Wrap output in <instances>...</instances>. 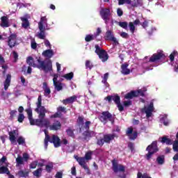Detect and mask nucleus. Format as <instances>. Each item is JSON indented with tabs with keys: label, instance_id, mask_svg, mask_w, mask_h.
Here are the masks:
<instances>
[{
	"label": "nucleus",
	"instance_id": "1",
	"mask_svg": "<svg viewBox=\"0 0 178 178\" xmlns=\"http://www.w3.org/2000/svg\"><path fill=\"white\" fill-rule=\"evenodd\" d=\"M28 115V119L31 126H38V127H45L46 129H50L54 131H58L62 129V124L59 120H54V123L51 125V121L49 119L43 118L42 119H34L33 118V109L31 107H29L25 110Z\"/></svg>",
	"mask_w": 178,
	"mask_h": 178
},
{
	"label": "nucleus",
	"instance_id": "2",
	"mask_svg": "<svg viewBox=\"0 0 178 178\" xmlns=\"http://www.w3.org/2000/svg\"><path fill=\"white\" fill-rule=\"evenodd\" d=\"M38 64L35 63L34 58L32 56H29L26 58V63L29 66H33V67H37L43 70L44 73H48L52 70V61L51 60H47L46 62L41 60V58L37 60Z\"/></svg>",
	"mask_w": 178,
	"mask_h": 178
},
{
	"label": "nucleus",
	"instance_id": "3",
	"mask_svg": "<svg viewBox=\"0 0 178 178\" xmlns=\"http://www.w3.org/2000/svg\"><path fill=\"white\" fill-rule=\"evenodd\" d=\"M146 151H147V153L145 155V158L147 161H151L152 155H154V154H156V152L159 151V148L158 147V141H153L151 145H149L147 147Z\"/></svg>",
	"mask_w": 178,
	"mask_h": 178
},
{
	"label": "nucleus",
	"instance_id": "4",
	"mask_svg": "<svg viewBox=\"0 0 178 178\" xmlns=\"http://www.w3.org/2000/svg\"><path fill=\"white\" fill-rule=\"evenodd\" d=\"M45 138H44V147L45 148H48V143H53L55 148H59L60 147V138L58 137L56 135H52V139L51 140V136L47 134V131H44Z\"/></svg>",
	"mask_w": 178,
	"mask_h": 178
},
{
	"label": "nucleus",
	"instance_id": "5",
	"mask_svg": "<svg viewBox=\"0 0 178 178\" xmlns=\"http://www.w3.org/2000/svg\"><path fill=\"white\" fill-rule=\"evenodd\" d=\"M104 99L105 101H108L109 104L113 101L114 104L117 105L120 112H123V111H124V107L122 105V103H120V96H119V95L115 94L114 95H108Z\"/></svg>",
	"mask_w": 178,
	"mask_h": 178
},
{
	"label": "nucleus",
	"instance_id": "6",
	"mask_svg": "<svg viewBox=\"0 0 178 178\" xmlns=\"http://www.w3.org/2000/svg\"><path fill=\"white\" fill-rule=\"evenodd\" d=\"M37 108L35 109V111H36L38 113V119H42L45 118V114L47 113V109L44 106H42V97H41V95H40L38 98V102L36 103Z\"/></svg>",
	"mask_w": 178,
	"mask_h": 178
},
{
	"label": "nucleus",
	"instance_id": "7",
	"mask_svg": "<svg viewBox=\"0 0 178 178\" xmlns=\"http://www.w3.org/2000/svg\"><path fill=\"white\" fill-rule=\"evenodd\" d=\"M100 122L102 123H104V124H106L108 122H111V124H114L115 123V118H113V115H112L111 113H110L109 111H103L101 114V115L99 118Z\"/></svg>",
	"mask_w": 178,
	"mask_h": 178
},
{
	"label": "nucleus",
	"instance_id": "8",
	"mask_svg": "<svg viewBox=\"0 0 178 178\" xmlns=\"http://www.w3.org/2000/svg\"><path fill=\"white\" fill-rule=\"evenodd\" d=\"M147 90L139 89L138 90H131V92L127 93L124 98L125 99H133V98H137V97H145V92Z\"/></svg>",
	"mask_w": 178,
	"mask_h": 178
},
{
	"label": "nucleus",
	"instance_id": "9",
	"mask_svg": "<svg viewBox=\"0 0 178 178\" xmlns=\"http://www.w3.org/2000/svg\"><path fill=\"white\" fill-rule=\"evenodd\" d=\"M95 54H97V55H98L99 59L102 60V62H106V60L109 59V56L108 55V53L106 52V51L101 49L99 44H95Z\"/></svg>",
	"mask_w": 178,
	"mask_h": 178
},
{
	"label": "nucleus",
	"instance_id": "10",
	"mask_svg": "<svg viewBox=\"0 0 178 178\" xmlns=\"http://www.w3.org/2000/svg\"><path fill=\"white\" fill-rule=\"evenodd\" d=\"M99 15L104 21L105 24H108V22L111 20V9L109 8H101Z\"/></svg>",
	"mask_w": 178,
	"mask_h": 178
},
{
	"label": "nucleus",
	"instance_id": "11",
	"mask_svg": "<svg viewBox=\"0 0 178 178\" xmlns=\"http://www.w3.org/2000/svg\"><path fill=\"white\" fill-rule=\"evenodd\" d=\"M111 163L113 165L112 169H113L114 173H118V172H124V171L126 170L124 165H123L122 164H119L118 163V160H116L115 159L111 161Z\"/></svg>",
	"mask_w": 178,
	"mask_h": 178
},
{
	"label": "nucleus",
	"instance_id": "12",
	"mask_svg": "<svg viewBox=\"0 0 178 178\" xmlns=\"http://www.w3.org/2000/svg\"><path fill=\"white\" fill-rule=\"evenodd\" d=\"M161 59H165V54L163 51H160L154 54L149 59V62L154 63L155 62H159Z\"/></svg>",
	"mask_w": 178,
	"mask_h": 178
},
{
	"label": "nucleus",
	"instance_id": "13",
	"mask_svg": "<svg viewBox=\"0 0 178 178\" xmlns=\"http://www.w3.org/2000/svg\"><path fill=\"white\" fill-rule=\"evenodd\" d=\"M75 159L79 163L80 166L83 168V169H84L85 170H87L88 175H91V173L90 172V168H88V166L87 165V163H86V159H84V157H79V156H76Z\"/></svg>",
	"mask_w": 178,
	"mask_h": 178
},
{
	"label": "nucleus",
	"instance_id": "14",
	"mask_svg": "<svg viewBox=\"0 0 178 178\" xmlns=\"http://www.w3.org/2000/svg\"><path fill=\"white\" fill-rule=\"evenodd\" d=\"M17 44V35L16 33H12L8 37V45L10 48L16 47Z\"/></svg>",
	"mask_w": 178,
	"mask_h": 178
},
{
	"label": "nucleus",
	"instance_id": "15",
	"mask_svg": "<svg viewBox=\"0 0 178 178\" xmlns=\"http://www.w3.org/2000/svg\"><path fill=\"white\" fill-rule=\"evenodd\" d=\"M142 112L146 113V118H151L152 112H154V103L151 102L147 107L145 106L142 109Z\"/></svg>",
	"mask_w": 178,
	"mask_h": 178
},
{
	"label": "nucleus",
	"instance_id": "16",
	"mask_svg": "<svg viewBox=\"0 0 178 178\" xmlns=\"http://www.w3.org/2000/svg\"><path fill=\"white\" fill-rule=\"evenodd\" d=\"M82 136L83 137V140L88 142L91 140L92 137H95V136H97V133L94 131L87 130L82 134Z\"/></svg>",
	"mask_w": 178,
	"mask_h": 178
},
{
	"label": "nucleus",
	"instance_id": "17",
	"mask_svg": "<svg viewBox=\"0 0 178 178\" xmlns=\"http://www.w3.org/2000/svg\"><path fill=\"white\" fill-rule=\"evenodd\" d=\"M58 74H55L54 75L53 83L56 90H57L58 91H61V90H63V86H62L61 83L58 82Z\"/></svg>",
	"mask_w": 178,
	"mask_h": 178
},
{
	"label": "nucleus",
	"instance_id": "18",
	"mask_svg": "<svg viewBox=\"0 0 178 178\" xmlns=\"http://www.w3.org/2000/svg\"><path fill=\"white\" fill-rule=\"evenodd\" d=\"M9 135V140L12 144H17L16 143V135L19 136L17 131L13 130L8 132Z\"/></svg>",
	"mask_w": 178,
	"mask_h": 178
},
{
	"label": "nucleus",
	"instance_id": "19",
	"mask_svg": "<svg viewBox=\"0 0 178 178\" xmlns=\"http://www.w3.org/2000/svg\"><path fill=\"white\" fill-rule=\"evenodd\" d=\"M115 137H116V134H105L103 136L104 143H106L107 144H111V142L113 141V140H115Z\"/></svg>",
	"mask_w": 178,
	"mask_h": 178
},
{
	"label": "nucleus",
	"instance_id": "20",
	"mask_svg": "<svg viewBox=\"0 0 178 178\" xmlns=\"http://www.w3.org/2000/svg\"><path fill=\"white\" fill-rule=\"evenodd\" d=\"M76 99H77V96L73 95L65 99H63L62 102L63 105H67L68 104H73V102H75Z\"/></svg>",
	"mask_w": 178,
	"mask_h": 178
},
{
	"label": "nucleus",
	"instance_id": "21",
	"mask_svg": "<svg viewBox=\"0 0 178 178\" xmlns=\"http://www.w3.org/2000/svg\"><path fill=\"white\" fill-rule=\"evenodd\" d=\"M127 67H129V64L127 63H124L121 65V72L122 74H130V69Z\"/></svg>",
	"mask_w": 178,
	"mask_h": 178
},
{
	"label": "nucleus",
	"instance_id": "22",
	"mask_svg": "<svg viewBox=\"0 0 178 178\" xmlns=\"http://www.w3.org/2000/svg\"><path fill=\"white\" fill-rule=\"evenodd\" d=\"M12 80V75L10 74H8L6 75V79L4 81V90L6 91L8 88H9V86H10V81Z\"/></svg>",
	"mask_w": 178,
	"mask_h": 178
},
{
	"label": "nucleus",
	"instance_id": "23",
	"mask_svg": "<svg viewBox=\"0 0 178 178\" xmlns=\"http://www.w3.org/2000/svg\"><path fill=\"white\" fill-rule=\"evenodd\" d=\"M131 6L132 8H138V6H143V0H130Z\"/></svg>",
	"mask_w": 178,
	"mask_h": 178
},
{
	"label": "nucleus",
	"instance_id": "24",
	"mask_svg": "<svg viewBox=\"0 0 178 178\" xmlns=\"http://www.w3.org/2000/svg\"><path fill=\"white\" fill-rule=\"evenodd\" d=\"M38 29L40 30V33L38 35V38L40 40H45V27L40 26H38Z\"/></svg>",
	"mask_w": 178,
	"mask_h": 178
},
{
	"label": "nucleus",
	"instance_id": "25",
	"mask_svg": "<svg viewBox=\"0 0 178 178\" xmlns=\"http://www.w3.org/2000/svg\"><path fill=\"white\" fill-rule=\"evenodd\" d=\"M65 131L68 137H71V138H76V135L74 134V129L69 127Z\"/></svg>",
	"mask_w": 178,
	"mask_h": 178
},
{
	"label": "nucleus",
	"instance_id": "26",
	"mask_svg": "<svg viewBox=\"0 0 178 178\" xmlns=\"http://www.w3.org/2000/svg\"><path fill=\"white\" fill-rule=\"evenodd\" d=\"M1 27H9V19H8V17L3 16L1 17Z\"/></svg>",
	"mask_w": 178,
	"mask_h": 178
},
{
	"label": "nucleus",
	"instance_id": "27",
	"mask_svg": "<svg viewBox=\"0 0 178 178\" xmlns=\"http://www.w3.org/2000/svg\"><path fill=\"white\" fill-rule=\"evenodd\" d=\"M43 90L44 91V95L48 97L51 94V89L48 87V83L47 82H43Z\"/></svg>",
	"mask_w": 178,
	"mask_h": 178
},
{
	"label": "nucleus",
	"instance_id": "28",
	"mask_svg": "<svg viewBox=\"0 0 178 178\" xmlns=\"http://www.w3.org/2000/svg\"><path fill=\"white\" fill-rule=\"evenodd\" d=\"M76 123H77L80 130H81V129H83V126H84V116L79 115L78 117V119L76 120Z\"/></svg>",
	"mask_w": 178,
	"mask_h": 178
},
{
	"label": "nucleus",
	"instance_id": "29",
	"mask_svg": "<svg viewBox=\"0 0 178 178\" xmlns=\"http://www.w3.org/2000/svg\"><path fill=\"white\" fill-rule=\"evenodd\" d=\"M161 143H162V144H166V145H172V144H173L172 139L168 138L166 136L161 138Z\"/></svg>",
	"mask_w": 178,
	"mask_h": 178
},
{
	"label": "nucleus",
	"instance_id": "30",
	"mask_svg": "<svg viewBox=\"0 0 178 178\" xmlns=\"http://www.w3.org/2000/svg\"><path fill=\"white\" fill-rule=\"evenodd\" d=\"M114 37L115 35H113V32L112 31L108 30L106 32L104 38L106 41H111Z\"/></svg>",
	"mask_w": 178,
	"mask_h": 178
},
{
	"label": "nucleus",
	"instance_id": "31",
	"mask_svg": "<svg viewBox=\"0 0 178 178\" xmlns=\"http://www.w3.org/2000/svg\"><path fill=\"white\" fill-rule=\"evenodd\" d=\"M42 56L45 58H52L54 56V51L52 49H47L42 52Z\"/></svg>",
	"mask_w": 178,
	"mask_h": 178
},
{
	"label": "nucleus",
	"instance_id": "32",
	"mask_svg": "<svg viewBox=\"0 0 178 178\" xmlns=\"http://www.w3.org/2000/svg\"><path fill=\"white\" fill-rule=\"evenodd\" d=\"M21 20L22 22V26L24 29H27V27L30 26V22H29V19H27L26 17H22Z\"/></svg>",
	"mask_w": 178,
	"mask_h": 178
},
{
	"label": "nucleus",
	"instance_id": "33",
	"mask_svg": "<svg viewBox=\"0 0 178 178\" xmlns=\"http://www.w3.org/2000/svg\"><path fill=\"white\" fill-rule=\"evenodd\" d=\"M10 175V171L8 167L1 166L0 167V175Z\"/></svg>",
	"mask_w": 178,
	"mask_h": 178
},
{
	"label": "nucleus",
	"instance_id": "34",
	"mask_svg": "<svg viewBox=\"0 0 178 178\" xmlns=\"http://www.w3.org/2000/svg\"><path fill=\"white\" fill-rule=\"evenodd\" d=\"M156 162L158 165H163V163H165V156H159L156 159Z\"/></svg>",
	"mask_w": 178,
	"mask_h": 178
},
{
	"label": "nucleus",
	"instance_id": "35",
	"mask_svg": "<svg viewBox=\"0 0 178 178\" xmlns=\"http://www.w3.org/2000/svg\"><path fill=\"white\" fill-rule=\"evenodd\" d=\"M42 173V168H38L36 170L33 172V176H35V177H40Z\"/></svg>",
	"mask_w": 178,
	"mask_h": 178
},
{
	"label": "nucleus",
	"instance_id": "36",
	"mask_svg": "<svg viewBox=\"0 0 178 178\" xmlns=\"http://www.w3.org/2000/svg\"><path fill=\"white\" fill-rule=\"evenodd\" d=\"M47 17H41L40 21L38 23V27H40V26H42V27H44V24H47Z\"/></svg>",
	"mask_w": 178,
	"mask_h": 178
},
{
	"label": "nucleus",
	"instance_id": "37",
	"mask_svg": "<svg viewBox=\"0 0 178 178\" xmlns=\"http://www.w3.org/2000/svg\"><path fill=\"white\" fill-rule=\"evenodd\" d=\"M86 69H89V70H91L92 67H94V65H92V63L90 60H86L85 63Z\"/></svg>",
	"mask_w": 178,
	"mask_h": 178
},
{
	"label": "nucleus",
	"instance_id": "38",
	"mask_svg": "<svg viewBox=\"0 0 178 178\" xmlns=\"http://www.w3.org/2000/svg\"><path fill=\"white\" fill-rule=\"evenodd\" d=\"M92 152L88 151L86 153L85 156L83 157L86 161H91L92 159Z\"/></svg>",
	"mask_w": 178,
	"mask_h": 178
},
{
	"label": "nucleus",
	"instance_id": "39",
	"mask_svg": "<svg viewBox=\"0 0 178 178\" xmlns=\"http://www.w3.org/2000/svg\"><path fill=\"white\" fill-rule=\"evenodd\" d=\"M63 77H64V79H66V80H72V79L74 77V74L73 72H70L63 75Z\"/></svg>",
	"mask_w": 178,
	"mask_h": 178
},
{
	"label": "nucleus",
	"instance_id": "40",
	"mask_svg": "<svg viewBox=\"0 0 178 178\" xmlns=\"http://www.w3.org/2000/svg\"><path fill=\"white\" fill-rule=\"evenodd\" d=\"M17 142L19 145H23L24 144H26V139L23 136H19L18 137Z\"/></svg>",
	"mask_w": 178,
	"mask_h": 178
},
{
	"label": "nucleus",
	"instance_id": "41",
	"mask_svg": "<svg viewBox=\"0 0 178 178\" xmlns=\"http://www.w3.org/2000/svg\"><path fill=\"white\" fill-rule=\"evenodd\" d=\"M17 175L19 177H27V176H29V172H26L23 170H19L18 171Z\"/></svg>",
	"mask_w": 178,
	"mask_h": 178
},
{
	"label": "nucleus",
	"instance_id": "42",
	"mask_svg": "<svg viewBox=\"0 0 178 178\" xmlns=\"http://www.w3.org/2000/svg\"><path fill=\"white\" fill-rule=\"evenodd\" d=\"M57 112H58L60 114L62 113V112L63 113H67V111H66V107H63L62 106H59L57 108Z\"/></svg>",
	"mask_w": 178,
	"mask_h": 178
},
{
	"label": "nucleus",
	"instance_id": "43",
	"mask_svg": "<svg viewBox=\"0 0 178 178\" xmlns=\"http://www.w3.org/2000/svg\"><path fill=\"white\" fill-rule=\"evenodd\" d=\"M17 165H23L24 162L23 161V157L22 156L18 155L17 158L16 159Z\"/></svg>",
	"mask_w": 178,
	"mask_h": 178
},
{
	"label": "nucleus",
	"instance_id": "44",
	"mask_svg": "<svg viewBox=\"0 0 178 178\" xmlns=\"http://www.w3.org/2000/svg\"><path fill=\"white\" fill-rule=\"evenodd\" d=\"M129 27L131 33L132 34H134V31H136V26H134V24L133 22H129Z\"/></svg>",
	"mask_w": 178,
	"mask_h": 178
},
{
	"label": "nucleus",
	"instance_id": "45",
	"mask_svg": "<svg viewBox=\"0 0 178 178\" xmlns=\"http://www.w3.org/2000/svg\"><path fill=\"white\" fill-rule=\"evenodd\" d=\"M138 136V133H137V131H134L132 132V134L129 135L130 140H136V138H137Z\"/></svg>",
	"mask_w": 178,
	"mask_h": 178
},
{
	"label": "nucleus",
	"instance_id": "46",
	"mask_svg": "<svg viewBox=\"0 0 178 178\" xmlns=\"http://www.w3.org/2000/svg\"><path fill=\"white\" fill-rule=\"evenodd\" d=\"M177 55L178 53L177 51H174L172 53H171L169 56L170 62H173V60H175V56H177Z\"/></svg>",
	"mask_w": 178,
	"mask_h": 178
},
{
	"label": "nucleus",
	"instance_id": "47",
	"mask_svg": "<svg viewBox=\"0 0 178 178\" xmlns=\"http://www.w3.org/2000/svg\"><path fill=\"white\" fill-rule=\"evenodd\" d=\"M24 114L23 113H19L18 115V118H17V122H19V123H23L24 120Z\"/></svg>",
	"mask_w": 178,
	"mask_h": 178
},
{
	"label": "nucleus",
	"instance_id": "48",
	"mask_svg": "<svg viewBox=\"0 0 178 178\" xmlns=\"http://www.w3.org/2000/svg\"><path fill=\"white\" fill-rule=\"evenodd\" d=\"M119 26L120 27L124 29V30H127V26H129V24L127 22H119Z\"/></svg>",
	"mask_w": 178,
	"mask_h": 178
},
{
	"label": "nucleus",
	"instance_id": "49",
	"mask_svg": "<svg viewBox=\"0 0 178 178\" xmlns=\"http://www.w3.org/2000/svg\"><path fill=\"white\" fill-rule=\"evenodd\" d=\"M91 125V121H86L85 124L82 127V129H85V130H90V126Z\"/></svg>",
	"mask_w": 178,
	"mask_h": 178
},
{
	"label": "nucleus",
	"instance_id": "50",
	"mask_svg": "<svg viewBox=\"0 0 178 178\" xmlns=\"http://www.w3.org/2000/svg\"><path fill=\"white\" fill-rule=\"evenodd\" d=\"M52 169H54V164L46 165V172L47 173H51Z\"/></svg>",
	"mask_w": 178,
	"mask_h": 178
},
{
	"label": "nucleus",
	"instance_id": "51",
	"mask_svg": "<svg viewBox=\"0 0 178 178\" xmlns=\"http://www.w3.org/2000/svg\"><path fill=\"white\" fill-rule=\"evenodd\" d=\"M37 165H38V161H32L30 164V169H35V168H37Z\"/></svg>",
	"mask_w": 178,
	"mask_h": 178
},
{
	"label": "nucleus",
	"instance_id": "52",
	"mask_svg": "<svg viewBox=\"0 0 178 178\" xmlns=\"http://www.w3.org/2000/svg\"><path fill=\"white\" fill-rule=\"evenodd\" d=\"M133 104V102L131 101H124L123 102V105L125 108H129V106H131V105Z\"/></svg>",
	"mask_w": 178,
	"mask_h": 178
},
{
	"label": "nucleus",
	"instance_id": "53",
	"mask_svg": "<svg viewBox=\"0 0 178 178\" xmlns=\"http://www.w3.org/2000/svg\"><path fill=\"white\" fill-rule=\"evenodd\" d=\"M92 40H94V35H87L85 38L86 42H90V41H92Z\"/></svg>",
	"mask_w": 178,
	"mask_h": 178
},
{
	"label": "nucleus",
	"instance_id": "54",
	"mask_svg": "<svg viewBox=\"0 0 178 178\" xmlns=\"http://www.w3.org/2000/svg\"><path fill=\"white\" fill-rule=\"evenodd\" d=\"M118 5H124V3H127V5H130V0H118Z\"/></svg>",
	"mask_w": 178,
	"mask_h": 178
},
{
	"label": "nucleus",
	"instance_id": "55",
	"mask_svg": "<svg viewBox=\"0 0 178 178\" xmlns=\"http://www.w3.org/2000/svg\"><path fill=\"white\" fill-rule=\"evenodd\" d=\"M172 149L175 152H178V140H175L172 145Z\"/></svg>",
	"mask_w": 178,
	"mask_h": 178
},
{
	"label": "nucleus",
	"instance_id": "56",
	"mask_svg": "<svg viewBox=\"0 0 178 178\" xmlns=\"http://www.w3.org/2000/svg\"><path fill=\"white\" fill-rule=\"evenodd\" d=\"M104 143H105V140H104V138L97 140V145L102 147V145H104Z\"/></svg>",
	"mask_w": 178,
	"mask_h": 178
},
{
	"label": "nucleus",
	"instance_id": "57",
	"mask_svg": "<svg viewBox=\"0 0 178 178\" xmlns=\"http://www.w3.org/2000/svg\"><path fill=\"white\" fill-rule=\"evenodd\" d=\"M16 113H17V111L16 110H12L10 112V118L11 119H13V118H15V116H16Z\"/></svg>",
	"mask_w": 178,
	"mask_h": 178
},
{
	"label": "nucleus",
	"instance_id": "58",
	"mask_svg": "<svg viewBox=\"0 0 178 178\" xmlns=\"http://www.w3.org/2000/svg\"><path fill=\"white\" fill-rule=\"evenodd\" d=\"M56 118H60V113L57 111L56 113L51 115V119H56Z\"/></svg>",
	"mask_w": 178,
	"mask_h": 178
},
{
	"label": "nucleus",
	"instance_id": "59",
	"mask_svg": "<svg viewBox=\"0 0 178 178\" xmlns=\"http://www.w3.org/2000/svg\"><path fill=\"white\" fill-rule=\"evenodd\" d=\"M161 122H163V124H164V126H169V120H166V118H163L161 119Z\"/></svg>",
	"mask_w": 178,
	"mask_h": 178
},
{
	"label": "nucleus",
	"instance_id": "60",
	"mask_svg": "<svg viewBox=\"0 0 178 178\" xmlns=\"http://www.w3.org/2000/svg\"><path fill=\"white\" fill-rule=\"evenodd\" d=\"M126 134H127V136L133 134V127H129L126 131Z\"/></svg>",
	"mask_w": 178,
	"mask_h": 178
},
{
	"label": "nucleus",
	"instance_id": "61",
	"mask_svg": "<svg viewBox=\"0 0 178 178\" xmlns=\"http://www.w3.org/2000/svg\"><path fill=\"white\" fill-rule=\"evenodd\" d=\"M31 47L32 49H37V42H35V40L31 42Z\"/></svg>",
	"mask_w": 178,
	"mask_h": 178
},
{
	"label": "nucleus",
	"instance_id": "62",
	"mask_svg": "<svg viewBox=\"0 0 178 178\" xmlns=\"http://www.w3.org/2000/svg\"><path fill=\"white\" fill-rule=\"evenodd\" d=\"M140 26H142L143 29H147V27H148V21L145 20L143 23H140Z\"/></svg>",
	"mask_w": 178,
	"mask_h": 178
},
{
	"label": "nucleus",
	"instance_id": "63",
	"mask_svg": "<svg viewBox=\"0 0 178 178\" xmlns=\"http://www.w3.org/2000/svg\"><path fill=\"white\" fill-rule=\"evenodd\" d=\"M22 158L25 161V162H27V161H29V159L30 158V156L27 153H24Z\"/></svg>",
	"mask_w": 178,
	"mask_h": 178
},
{
	"label": "nucleus",
	"instance_id": "64",
	"mask_svg": "<svg viewBox=\"0 0 178 178\" xmlns=\"http://www.w3.org/2000/svg\"><path fill=\"white\" fill-rule=\"evenodd\" d=\"M56 178H63V172H57L56 175H55Z\"/></svg>",
	"mask_w": 178,
	"mask_h": 178
}]
</instances>
